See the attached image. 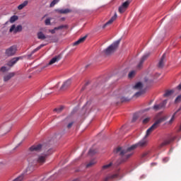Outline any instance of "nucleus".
Masks as SVG:
<instances>
[{"label":"nucleus","mask_w":181,"mask_h":181,"mask_svg":"<svg viewBox=\"0 0 181 181\" xmlns=\"http://www.w3.org/2000/svg\"><path fill=\"white\" fill-rule=\"evenodd\" d=\"M147 138L148 137L144 136L140 141L127 149H124L122 147H117L114 152L115 153H119L120 156H125L126 159H128L134 155V152H132V151L136 149V148H146V146H148V141Z\"/></svg>","instance_id":"obj_1"},{"label":"nucleus","mask_w":181,"mask_h":181,"mask_svg":"<svg viewBox=\"0 0 181 181\" xmlns=\"http://www.w3.org/2000/svg\"><path fill=\"white\" fill-rule=\"evenodd\" d=\"M163 121H165V118L163 117H161L156 120L155 123L147 129L145 136L148 138V136L151 135V134H152V132H153V131H155V129H156L158 127H159V124H161V122H163Z\"/></svg>","instance_id":"obj_2"},{"label":"nucleus","mask_w":181,"mask_h":181,"mask_svg":"<svg viewBox=\"0 0 181 181\" xmlns=\"http://www.w3.org/2000/svg\"><path fill=\"white\" fill-rule=\"evenodd\" d=\"M12 128V123L11 122H6L0 126V135H5L11 131Z\"/></svg>","instance_id":"obj_3"},{"label":"nucleus","mask_w":181,"mask_h":181,"mask_svg":"<svg viewBox=\"0 0 181 181\" xmlns=\"http://www.w3.org/2000/svg\"><path fill=\"white\" fill-rule=\"evenodd\" d=\"M42 151V144H37V145H33L31 147L28 148V155H36Z\"/></svg>","instance_id":"obj_4"},{"label":"nucleus","mask_w":181,"mask_h":181,"mask_svg":"<svg viewBox=\"0 0 181 181\" xmlns=\"http://www.w3.org/2000/svg\"><path fill=\"white\" fill-rule=\"evenodd\" d=\"M124 176L123 171L119 170L116 174L109 175L104 178L103 181L112 180V179H117L118 177H122Z\"/></svg>","instance_id":"obj_5"},{"label":"nucleus","mask_w":181,"mask_h":181,"mask_svg":"<svg viewBox=\"0 0 181 181\" xmlns=\"http://www.w3.org/2000/svg\"><path fill=\"white\" fill-rule=\"evenodd\" d=\"M118 47L117 46H110L107 47V49L103 51V56H111V54H113V53L117 50Z\"/></svg>","instance_id":"obj_6"},{"label":"nucleus","mask_w":181,"mask_h":181,"mask_svg":"<svg viewBox=\"0 0 181 181\" xmlns=\"http://www.w3.org/2000/svg\"><path fill=\"white\" fill-rule=\"evenodd\" d=\"M167 103H168L167 100H164V101H163L162 103H160L159 104L156 103L153 106V111H160V110H163L165 108V107H166Z\"/></svg>","instance_id":"obj_7"},{"label":"nucleus","mask_w":181,"mask_h":181,"mask_svg":"<svg viewBox=\"0 0 181 181\" xmlns=\"http://www.w3.org/2000/svg\"><path fill=\"white\" fill-rule=\"evenodd\" d=\"M46 162V155L37 156L34 158L33 163H38L39 165H43Z\"/></svg>","instance_id":"obj_8"},{"label":"nucleus","mask_w":181,"mask_h":181,"mask_svg":"<svg viewBox=\"0 0 181 181\" xmlns=\"http://www.w3.org/2000/svg\"><path fill=\"white\" fill-rule=\"evenodd\" d=\"M22 25H12L11 27L9 29V32L10 33H12V32L14 34L18 33L19 32H22Z\"/></svg>","instance_id":"obj_9"},{"label":"nucleus","mask_w":181,"mask_h":181,"mask_svg":"<svg viewBox=\"0 0 181 181\" xmlns=\"http://www.w3.org/2000/svg\"><path fill=\"white\" fill-rule=\"evenodd\" d=\"M18 19H19V17L18 16H13L10 18V19L8 17H4V21H6L4 26H6V25H8L9 22L10 23H15V22H16Z\"/></svg>","instance_id":"obj_10"},{"label":"nucleus","mask_w":181,"mask_h":181,"mask_svg":"<svg viewBox=\"0 0 181 181\" xmlns=\"http://www.w3.org/2000/svg\"><path fill=\"white\" fill-rule=\"evenodd\" d=\"M16 53V47H10L7 49H6V56L8 57H11V56H15Z\"/></svg>","instance_id":"obj_11"},{"label":"nucleus","mask_w":181,"mask_h":181,"mask_svg":"<svg viewBox=\"0 0 181 181\" xmlns=\"http://www.w3.org/2000/svg\"><path fill=\"white\" fill-rule=\"evenodd\" d=\"M19 60H21V57H14L7 63V66H8V67H12L13 66H15Z\"/></svg>","instance_id":"obj_12"},{"label":"nucleus","mask_w":181,"mask_h":181,"mask_svg":"<svg viewBox=\"0 0 181 181\" xmlns=\"http://www.w3.org/2000/svg\"><path fill=\"white\" fill-rule=\"evenodd\" d=\"M165 62H166V54L164 53L158 62L159 69L163 68V66H165Z\"/></svg>","instance_id":"obj_13"},{"label":"nucleus","mask_w":181,"mask_h":181,"mask_svg":"<svg viewBox=\"0 0 181 181\" xmlns=\"http://www.w3.org/2000/svg\"><path fill=\"white\" fill-rule=\"evenodd\" d=\"M148 59V55H144L139 60V64H137V69H141L142 67H144V63L145 62V60Z\"/></svg>","instance_id":"obj_14"},{"label":"nucleus","mask_w":181,"mask_h":181,"mask_svg":"<svg viewBox=\"0 0 181 181\" xmlns=\"http://www.w3.org/2000/svg\"><path fill=\"white\" fill-rule=\"evenodd\" d=\"M117 13H115V15L106 23L104 24L103 28H107V26H110V25H112V23L117 21Z\"/></svg>","instance_id":"obj_15"},{"label":"nucleus","mask_w":181,"mask_h":181,"mask_svg":"<svg viewBox=\"0 0 181 181\" xmlns=\"http://www.w3.org/2000/svg\"><path fill=\"white\" fill-rule=\"evenodd\" d=\"M88 35H85L83 37H81L78 40H77L76 42H74V46H78V45H83V43H84V42H86V39H87Z\"/></svg>","instance_id":"obj_16"},{"label":"nucleus","mask_w":181,"mask_h":181,"mask_svg":"<svg viewBox=\"0 0 181 181\" xmlns=\"http://www.w3.org/2000/svg\"><path fill=\"white\" fill-rule=\"evenodd\" d=\"M70 86H71V79H68L62 84L61 90H66V88H69Z\"/></svg>","instance_id":"obj_17"},{"label":"nucleus","mask_w":181,"mask_h":181,"mask_svg":"<svg viewBox=\"0 0 181 181\" xmlns=\"http://www.w3.org/2000/svg\"><path fill=\"white\" fill-rule=\"evenodd\" d=\"M15 72H11L4 76V81H9L12 77H15Z\"/></svg>","instance_id":"obj_18"},{"label":"nucleus","mask_w":181,"mask_h":181,"mask_svg":"<svg viewBox=\"0 0 181 181\" xmlns=\"http://www.w3.org/2000/svg\"><path fill=\"white\" fill-rule=\"evenodd\" d=\"M62 59V57L60 55H58L57 57H53L49 62V66H52V64H54V63H57Z\"/></svg>","instance_id":"obj_19"},{"label":"nucleus","mask_w":181,"mask_h":181,"mask_svg":"<svg viewBox=\"0 0 181 181\" xmlns=\"http://www.w3.org/2000/svg\"><path fill=\"white\" fill-rule=\"evenodd\" d=\"M55 12H57L58 13H62V14H66V13H70V12H71V10L69 9V8H66V9H56Z\"/></svg>","instance_id":"obj_20"},{"label":"nucleus","mask_w":181,"mask_h":181,"mask_svg":"<svg viewBox=\"0 0 181 181\" xmlns=\"http://www.w3.org/2000/svg\"><path fill=\"white\" fill-rule=\"evenodd\" d=\"M172 142L171 139L165 140L163 143L160 144L158 148L160 149V148H163V146H166V145H169Z\"/></svg>","instance_id":"obj_21"},{"label":"nucleus","mask_w":181,"mask_h":181,"mask_svg":"<svg viewBox=\"0 0 181 181\" xmlns=\"http://www.w3.org/2000/svg\"><path fill=\"white\" fill-rule=\"evenodd\" d=\"M40 49H41V47H37L35 48L34 50H33L30 54H28L27 55V57H28V59H30V57H32V56H33V54H35V53H36V52L40 50Z\"/></svg>","instance_id":"obj_22"},{"label":"nucleus","mask_w":181,"mask_h":181,"mask_svg":"<svg viewBox=\"0 0 181 181\" xmlns=\"http://www.w3.org/2000/svg\"><path fill=\"white\" fill-rule=\"evenodd\" d=\"M28 4V1H25L23 4H20L18 6V11H22V9H23V8H25V6H27Z\"/></svg>","instance_id":"obj_23"},{"label":"nucleus","mask_w":181,"mask_h":181,"mask_svg":"<svg viewBox=\"0 0 181 181\" xmlns=\"http://www.w3.org/2000/svg\"><path fill=\"white\" fill-rule=\"evenodd\" d=\"M90 105L91 103L90 102H87V103L83 106V110H86V112H90V111H91V109L88 107H90Z\"/></svg>","instance_id":"obj_24"},{"label":"nucleus","mask_w":181,"mask_h":181,"mask_svg":"<svg viewBox=\"0 0 181 181\" xmlns=\"http://www.w3.org/2000/svg\"><path fill=\"white\" fill-rule=\"evenodd\" d=\"M143 87H144V85H142V83L138 82L137 83L135 84V86H134V88H135V90H141Z\"/></svg>","instance_id":"obj_25"},{"label":"nucleus","mask_w":181,"mask_h":181,"mask_svg":"<svg viewBox=\"0 0 181 181\" xmlns=\"http://www.w3.org/2000/svg\"><path fill=\"white\" fill-rule=\"evenodd\" d=\"M37 37L38 39H40L41 40H45V39H46V35H45V34L42 32H39L37 33Z\"/></svg>","instance_id":"obj_26"},{"label":"nucleus","mask_w":181,"mask_h":181,"mask_svg":"<svg viewBox=\"0 0 181 181\" xmlns=\"http://www.w3.org/2000/svg\"><path fill=\"white\" fill-rule=\"evenodd\" d=\"M175 93V90H166L165 93H164L163 96L164 97H170L172 94Z\"/></svg>","instance_id":"obj_27"},{"label":"nucleus","mask_w":181,"mask_h":181,"mask_svg":"<svg viewBox=\"0 0 181 181\" xmlns=\"http://www.w3.org/2000/svg\"><path fill=\"white\" fill-rule=\"evenodd\" d=\"M181 110V107H180L173 115V117H171L170 120L169 121V124H172L173 122V121H175V117L176 116V114H177V112H179Z\"/></svg>","instance_id":"obj_28"},{"label":"nucleus","mask_w":181,"mask_h":181,"mask_svg":"<svg viewBox=\"0 0 181 181\" xmlns=\"http://www.w3.org/2000/svg\"><path fill=\"white\" fill-rule=\"evenodd\" d=\"M67 28H69V25H59L58 27H55L54 28V30H61L62 29H67Z\"/></svg>","instance_id":"obj_29"},{"label":"nucleus","mask_w":181,"mask_h":181,"mask_svg":"<svg viewBox=\"0 0 181 181\" xmlns=\"http://www.w3.org/2000/svg\"><path fill=\"white\" fill-rule=\"evenodd\" d=\"M112 166V163H110L109 164H106L102 167V170H107L110 169Z\"/></svg>","instance_id":"obj_30"},{"label":"nucleus","mask_w":181,"mask_h":181,"mask_svg":"<svg viewBox=\"0 0 181 181\" xmlns=\"http://www.w3.org/2000/svg\"><path fill=\"white\" fill-rule=\"evenodd\" d=\"M63 110H64V107L61 106L59 107L54 109V111H55V112H57V114H60V112H62V111H63Z\"/></svg>","instance_id":"obj_31"},{"label":"nucleus","mask_w":181,"mask_h":181,"mask_svg":"<svg viewBox=\"0 0 181 181\" xmlns=\"http://www.w3.org/2000/svg\"><path fill=\"white\" fill-rule=\"evenodd\" d=\"M153 78L149 77V76H146L144 78V82H146L147 84H149V83H152Z\"/></svg>","instance_id":"obj_32"},{"label":"nucleus","mask_w":181,"mask_h":181,"mask_svg":"<svg viewBox=\"0 0 181 181\" xmlns=\"http://www.w3.org/2000/svg\"><path fill=\"white\" fill-rule=\"evenodd\" d=\"M125 11H127V8H126V7H124V6H120L119 7V13H124V12H125Z\"/></svg>","instance_id":"obj_33"},{"label":"nucleus","mask_w":181,"mask_h":181,"mask_svg":"<svg viewBox=\"0 0 181 181\" xmlns=\"http://www.w3.org/2000/svg\"><path fill=\"white\" fill-rule=\"evenodd\" d=\"M136 74V71H130L128 75L129 78H132L133 77H134Z\"/></svg>","instance_id":"obj_34"},{"label":"nucleus","mask_w":181,"mask_h":181,"mask_svg":"<svg viewBox=\"0 0 181 181\" xmlns=\"http://www.w3.org/2000/svg\"><path fill=\"white\" fill-rule=\"evenodd\" d=\"M129 4H131V1H126L124 3H123L122 4V6L124 7V8H126L127 9L128 8V7L129 6Z\"/></svg>","instance_id":"obj_35"},{"label":"nucleus","mask_w":181,"mask_h":181,"mask_svg":"<svg viewBox=\"0 0 181 181\" xmlns=\"http://www.w3.org/2000/svg\"><path fill=\"white\" fill-rule=\"evenodd\" d=\"M119 43H121V39L115 41L110 46H119Z\"/></svg>","instance_id":"obj_36"},{"label":"nucleus","mask_w":181,"mask_h":181,"mask_svg":"<svg viewBox=\"0 0 181 181\" xmlns=\"http://www.w3.org/2000/svg\"><path fill=\"white\" fill-rule=\"evenodd\" d=\"M59 1L60 0H53L49 5L50 8H53V6H54L56 4L59 2Z\"/></svg>","instance_id":"obj_37"},{"label":"nucleus","mask_w":181,"mask_h":181,"mask_svg":"<svg viewBox=\"0 0 181 181\" xmlns=\"http://www.w3.org/2000/svg\"><path fill=\"white\" fill-rule=\"evenodd\" d=\"M120 101L122 103H126L127 101H129V98L121 97Z\"/></svg>","instance_id":"obj_38"},{"label":"nucleus","mask_w":181,"mask_h":181,"mask_svg":"<svg viewBox=\"0 0 181 181\" xmlns=\"http://www.w3.org/2000/svg\"><path fill=\"white\" fill-rule=\"evenodd\" d=\"M51 19L49 18H47L45 21V23L47 26L52 25V23L50 22Z\"/></svg>","instance_id":"obj_39"},{"label":"nucleus","mask_w":181,"mask_h":181,"mask_svg":"<svg viewBox=\"0 0 181 181\" xmlns=\"http://www.w3.org/2000/svg\"><path fill=\"white\" fill-rule=\"evenodd\" d=\"M149 153H151V151H146V152L143 153L141 157L146 158L147 156L149 155Z\"/></svg>","instance_id":"obj_40"},{"label":"nucleus","mask_w":181,"mask_h":181,"mask_svg":"<svg viewBox=\"0 0 181 181\" xmlns=\"http://www.w3.org/2000/svg\"><path fill=\"white\" fill-rule=\"evenodd\" d=\"M136 119H138V114H134L133 115L132 122H135V121H136Z\"/></svg>","instance_id":"obj_41"},{"label":"nucleus","mask_w":181,"mask_h":181,"mask_svg":"<svg viewBox=\"0 0 181 181\" xmlns=\"http://www.w3.org/2000/svg\"><path fill=\"white\" fill-rule=\"evenodd\" d=\"M0 71H2V73H5V71H8V69L6 68V66H2L0 69Z\"/></svg>","instance_id":"obj_42"},{"label":"nucleus","mask_w":181,"mask_h":181,"mask_svg":"<svg viewBox=\"0 0 181 181\" xmlns=\"http://www.w3.org/2000/svg\"><path fill=\"white\" fill-rule=\"evenodd\" d=\"M180 101H181V95H178V96L176 98L175 102V103H180Z\"/></svg>","instance_id":"obj_43"},{"label":"nucleus","mask_w":181,"mask_h":181,"mask_svg":"<svg viewBox=\"0 0 181 181\" xmlns=\"http://www.w3.org/2000/svg\"><path fill=\"white\" fill-rule=\"evenodd\" d=\"M73 124H74V122H71L69 123L67 125V129H70V128H71V127H73Z\"/></svg>","instance_id":"obj_44"},{"label":"nucleus","mask_w":181,"mask_h":181,"mask_svg":"<svg viewBox=\"0 0 181 181\" xmlns=\"http://www.w3.org/2000/svg\"><path fill=\"white\" fill-rule=\"evenodd\" d=\"M95 163H97V159L93 158L91 160V165L93 166V165H95Z\"/></svg>","instance_id":"obj_45"},{"label":"nucleus","mask_w":181,"mask_h":181,"mask_svg":"<svg viewBox=\"0 0 181 181\" xmlns=\"http://www.w3.org/2000/svg\"><path fill=\"white\" fill-rule=\"evenodd\" d=\"M149 122V118H146L143 120V124H148Z\"/></svg>","instance_id":"obj_46"},{"label":"nucleus","mask_w":181,"mask_h":181,"mask_svg":"<svg viewBox=\"0 0 181 181\" xmlns=\"http://www.w3.org/2000/svg\"><path fill=\"white\" fill-rule=\"evenodd\" d=\"M86 169H88V168H91V161L86 165Z\"/></svg>","instance_id":"obj_47"},{"label":"nucleus","mask_w":181,"mask_h":181,"mask_svg":"<svg viewBox=\"0 0 181 181\" xmlns=\"http://www.w3.org/2000/svg\"><path fill=\"white\" fill-rule=\"evenodd\" d=\"M98 152V150L94 149L91 151V155H95V153H97Z\"/></svg>","instance_id":"obj_48"},{"label":"nucleus","mask_w":181,"mask_h":181,"mask_svg":"<svg viewBox=\"0 0 181 181\" xmlns=\"http://www.w3.org/2000/svg\"><path fill=\"white\" fill-rule=\"evenodd\" d=\"M56 30H54V28L53 30H49V32L50 33H52V35H54V33H56Z\"/></svg>","instance_id":"obj_49"},{"label":"nucleus","mask_w":181,"mask_h":181,"mask_svg":"<svg viewBox=\"0 0 181 181\" xmlns=\"http://www.w3.org/2000/svg\"><path fill=\"white\" fill-rule=\"evenodd\" d=\"M141 92H137L135 93V97H139V95H141Z\"/></svg>","instance_id":"obj_50"},{"label":"nucleus","mask_w":181,"mask_h":181,"mask_svg":"<svg viewBox=\"0 0 181 181\" xmlns=\"http://www.w3.org/2000/svg\"><path fill=\"white\" fill-rule=\"evenodd\" d=\"M169 161V158H163V162L165 163H166V162H168Z\"/></svg>","instance_id":"obj_51"},{"label":"nucleus","mask_w":181,"mask_h":181,"mask_svg":"<svg viewBox=\"0 0 181 181\" xmlns=\"http://www.w3.org/2000/svg\"><path fill=\"white\" fill-rule=\"evenodd\" d=\"M177 90H181V83L177 86Z\"/></svg>","instance_id":"obj_52"},{"label":"nucleus","mask_w":181,"mask_h":181,"mask_svg":"<svg viewBox=\"0 0 181 181\" xmlns=\"http://www.w3.org/2000/svg\"><path fill=\"white\" fill-rule=\"evenodd\" d=\"M127 128V126H123L121 129V131H124Z\"/></svg>","instance_id":"obj_53"},{"label":"nucleus","mask_w":181,"mask_h":181,"mask_svg":"<svg viewBox=\"0 0 181 181\" xmlns=\"http://www.w3.org/2000/svg\"><path fill=\"white\" fill-rule=\"evenodd\" d=\"M60 21H62V22H64V21H66V18L64 17L60 18Z\"/></svg>","instance_id":"obj_54"},{"label":"nucleus","mask_w":181,"mask_h":181,"mask_svg":"<svg viewBox=\"0 0 181 181\" xmlns=\"http://www.w3.org/2000/svg\"><path fill=\"white\" fill-rule=\"evenodd\" d=\"M90 153H91V149H89L88 151V155H90Z\"/></svg>","instance_id":"obj_55"},{"label":"nucleus","mask_w":181,"mask_h":181,"mask_svg":"<svg viewBox=\"0 0 181 181\" xmlns=\"http://www.w3.org/2000/svg\"><path fill=\"white\" fill-rule=\"evenodd\" d=\"M83 90H84V88H82L81 90L83 91Z\"/></svg>","instance_id":"obj_56"},{"label":"nucleus","mask_w":181,"mask_h":181,"mask_svg":"<svg viewBox=\"0 0 181 181\" xmlns=\"http://www.w3.org/2000/svg\"><path fill=\"white\" fill-rule=\"evenodd\" d=\"M19 145H20V144H18V145L16 146V148H18V146H19Z\"/></svg>","instance_id":"obj_57"},{"label":"nucleus","mask_w":181,"mask_h":181,"mask_svg":"<svg viewBox=\"0 0 181 181\" xmlns=\"http://www.w3.org/2000/svg\"><path fill=\"white\" fill-rule=\"evenodd\" d=\"M88 85V83H86V86H87Z\"/></svg>","instance_id":"obj_58"},{"label":"nucleus","mask_w":181,"mask_h":181,"mask_svg":"<svg viewBox=\"0 0 181 181\" xmlns=\"http://www.w3.org/2000/svg\"><path fill=\"white\" fill-rule=\"evenodd\" d=\"M180 37L181 38V36Z\"/></svg>","instance_id":"obj_59"}]
</instances>
